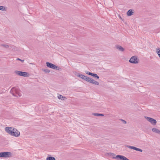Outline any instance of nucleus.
<instances>
[{
    "instance_id": "obj_14",
    "label": "nucleus",
    "mask_w": 160,
    "mask_h": 160,
    "mask_svg": "<svg viewBox=\"0 0 160 160\" xmlns=\"http://www.w3.org/2000/svg\"><path fill=\"white\" fill-rule=\"evenodd\" d=\"M133 12L131 9L129 10L127 13V15L128 16H131L133 14Z\"/></svg>"
},
{
    "instance_id": "obj_6",
    "label": "nucleus",
    "mask_w": 160,
    "mask_h": 160,
    "mask_svg": "<svg viewBox=\"0 0 160 160\" xmlns=\"http://www.w3.org/2000/svg\"><path fill=\"white\" fill-rule=\"evenodd\" d=\"M46 64L47 66L48 67H49L50 68L54 69H56L58 70H59L60 69V68L58 67V66L49 62H47Z\"/></svg>"
},
{
    "instance_id": "obj_11",
    "label": "nucleus",
    "mask_w": 160,
    "mask_h": 160,
    "mask_svg": "<svg viewBox=\"0 0 160 160\" xmlns=\"http://www.w3.org/2000/svg\"><path fill=\"white\" fill-rule=\"evenodd\" d=\"M127 147L128 148H129L132 149L136 151H140V152H142V151L141 149L137 148L134 146H127Z\"/></svg>"
},
{
    "instance_id": "obj_21",
    "label": "nucleus",
    "mask_w": 160,
    "mask_h": 160,
    "mask_svg": "<svg viewBox=\"0 0 160 160\" xmlns=\"http://www.w3.org/2000/svg\"><path fill=\"white\" fill-rule=\"evenodd\" d=\"M1 46L6 48H8L9 47V46L8 45L2 44Z\"/></svg>"
},
{
    "instance_id": "obj_4",
    "label": "nucleus",
    "mask_w": 160,
    "mask_h": 160,
    "mask_svg": "<svg viewBox=\"0 0 160 160\" xmlns=\"http://www.w3.org/2000/svg\"><path fill=\"white\" fill-rule=\"evenodd\" d=\"M139 60L136 56L132 57L129 60V62L132 63L136 64L138 63Z\"/></svg>"
},
{
    "instance_id": "obj_23",
    "label": "nucleus",
    "mask_w": 160,
    "mask_h": 160,
    "mask_svg": "<svg viewBox=\"0 0 160 160\" xmlns=\"http://www.w3.org/2000/svg\"><path fill=\"white\" fill-rule=\"evenodd\" d=\"M94 74L95 73H92L91 72V73H89V75L94 77Z\"/></svg>"
},
{
    "instance_id": "obj_30",
    "label": "nucleus",
    "mask_w": 160,
    "mask_h": 160,
    "mask_svg": "<svg viewBox=\"0 0 160 160\" xmlns=\"http://www.w3.org/2000/svg\"><path fill=\"white\" fill-rule=\"evenodd\" d=\"M20 61H21L22 62H24V60H21H21H20Z\"/></svg>"
},
{
    "instance_id": "obj_5",
    "label": "nucleus",
    "mask_w": 160,
    "mask_h": 160,
    "mask_svg": "<svg viewBox=\"0 0 160 160\" xmlns=\"http://www.w3.org/2000/svg\"><path fill=\"white\" fill-rule=\"evenodd\" d=\"M11 155V153L9 152H3L0 153V157L8 158Z\"/></svg>"
},
{
    "instance_id": "obj_27",
    "label": "nucleus",
    "mask_w": 160,
    "mask_h": 160,
    "mask_svg": "<svg viewBox=\"0 0 160 160\" xmlns=\"http://www.w3.org/2000/svg\"><path fill=\"white\" fill-rule=\"evenodd\" d=\"M124 160H129V159L126 157V158H125Z\"/></svg>"
},
{
    "instance_id": "obj_9",
    "label": "nucleus",
    "mask_w": 160,
    "mask_h": 160,
    "mask_svg": "<svg viewBox=\"0 0 160 160\" xmlns=\"http://www.w3.org/2000/svg\"><path fill=\"white\" fill-rule=\"evenodd\" d=\"M113 158L116 159L117 160H124L126 157L121 155H117Z\"/></svg>"
},
{
    "instance_id": "obj_1",
    "label": "nucleus",
    "mask_w": 160,
    "mask_h": 160,
    "mask_svg": "<svg viewBox=\"0 0 160 160\" xmlns=\"http://www.w3.org/2000/svg\"><path fill=\"white\" fill-rule=\"evenodd\" d=\"M5 131L12 136L18 137L20 135V132L15 128L10 127H7L5 128Z\"/></svg>"
},
{
    "instance_id": "obj_18",
    "label": "nucleus",
    "mask_w": 160,
    "mask_h": 160,
    "mask_svg": "<svg viewBox=\"0 0 160 160\" xmlns=\"http://www.w3.org/2000/svg\"><path fill=\"white\" fill-rule=\"evenodd\" d=\"M93 115L96 116H104V114H100V113H94Z\"/></svg>"
},
{
    "instance_id": "obj_22",
    "label": "nucleus",
    "mask_w": 160,
    "mask_h": 160,
    "mask_svg": "<svg viewBox=\"0 0 160 160\" xmlns=\"http://www.w3.org/2000/svg\"><path fill=\"white\" fill-rule=\"evenodd\" d=\"M95 78H96L97 79H98L99 78V77L98 76V75L96 74H94V76Z\"/></svg>"
},
{
    "instance_id": "obj_13",
    "label": "nucleus",
    "mask_w": 160,
    "mask_h": 160,
    "mask_svg": "<svg viewBox=\"0 0 160 160\" xmlns=\"http://www.w3.org/2000/svg\"><path fill=\"white\" fill-rule=\"evenodd\" d=\"M152 131L156 133L160 134V131L158 129L156 128H153L152 129Z\"/></svg>"
},
{
    "instance_id": "obj_24",
    "label": "nucleus",
    "mask_w": 160,
    "mask_h": 160,
    "mask_svg": "<svg viewBox=\"0 0 160 160\" xmlns=\"http://www.w3.org/2000/svg\"><path fill=\"white\" fill-rule=\"evenodd\" d=\"M85 72L86 74H88V75H89V73H91L90 72H89L88 71H86Z\"/></svg>"
},
{
    "instance_id": "obj_17",
    "label": "nucleus",
    "mask_w": 160,
    "mask_h": 160,
    "mask_svg": "<svg viewBox=\"0 0 160 160\" xmlns=\"http://www.w3.org/2000/svg\"><path fill=\"white\" fill-rule=\"evenodd\" d=\"M156 52L158 54L159 57L160 58V48H156Z\"/></svg>"
},
{
    "instance_id": "obj_2",
    "label": "nucleus",
    "mask_w": 160,
    "mask_h": 160,
    "mask_svg": "<svg viewBox=\"0 0 160 160\" xmlns=\"http://www.w3.org/2000/svg\"><path fill=\"white\" fill-rule=\"evenodd\" d=\"M15 73L17 75L24 77H28L30 76L28 72H22L17 70L15 71Z\"/></svg>"
},
{
    "instance_id": "obj_31",
    "label": "nucleus",
    "mask_w": 160,
    "mask_h": 160,
    "mask_svg": "<svg viewBox=\"0 0 160 160\" xmlns=\"http://www.w3.org/2000/svg\"><path fill=\"white\" fill-rule=\"evenodd\" d=\"M17 60H21V59L19 58H18L17 59Z\"/></svg>"
},
{
    "instance_id": "obj_12",
    "label": "nucleus",
    "mask_w": 160,
    "mask_h": 160,
    "mask_svg": "<svg viewBox=\"0 0 160 160\" xmlns=\"http://www.w3.org/2000/svg\"><path fill=\"white\" fill-rule=\"evenodd\" d=\"M116 48L121 51L123 52L124 50V48L118 45H116Z\"/></svg>"
},
{
    "instance_id": "obj_15",
    "label": "nucleus",
    "mask_w": 160,
    "mask_h": 160,
    "mask_svg": "<svg viewBox=\"0 0 160 160\" xmlns=\"http://www.w3.org/2000/svg\"><path fill=\"white\" fill-rule=\"evenodd\" d=\"M0 10L2 11H6L7 10V8L3 6H0Z\"/></svg>"
},
{
    "instance_id": "obj_26",
    "label": "nucleus",
    "mask_w": 160,
    "mask_h": 160,
    "mask_svg": "<svg viewBox=\"0 0 160 160\" xmlns=\"http://www.w3.org/2000/svg\"><path fill=\"white\" fill-rule=\"evenodd\" d=\"M124 160H129V159L126 157V158H125Z\"/></svg>"
},
{
    "instance_id": "obj_19",
    "label": "nucleus",
    "mask_w": 160,
    "mask_h": 160,
    "mask_svg": "<svg viewBox=\"0 0 160 160\" xmlns=\"http://www.w3.org/2000/svg\"><path fill=\"white\" fill-rule=\"evenodd\" d=\"M58 98L59 99H61V100H64L65 98V97H64L62 96L61 95H59L58 96Z\"/></svg>"
},
{
    "instance_id": "obj_3",
    "label": "nucleus",
    "mask_w": 160,
    "mask_h": 160,
    "mask_svg": "<svg viewBox=\"0 0 160 160\" xmlns=\"http://www.w3.org/2000/svg\"><path fill=\"white\" fill-rule=\"evenodd\" d=\"M19 91H10V92L14 96L19 97H20L22 95V94Z\"/></svg>"
},
{
    "instance_id": "obj_20",
    "label": "nucleus",
    "mask_w": 160,
    "mask_h": 160,
    "mask_svg": "<svg viewBox=\"0 0 160 160\" xmlns=\"http://www.w3.org/2000/svg\"><path fill=\"white\" fill-rule=\"evenodd\" d=\"M42 70L43 71L45 72L46 73H48L50 72V71L49 70L47 69H42Z\"/></svg>"
},
{
    "instance_id": "obj_28",
    "label": "nucleus",
    "mask_w": 160,
    "mask_h": 160,
    "mask_svg": "<svg viewBox=\"0 0 160 160\" xmlns=\"http://www.w3.org/2000/svg\"><path fill=\"white\" fill-rule=\"evenodd\" d=\"M124 160H129V159L126 157V158H125Z\"/></svg>"
},
{
    "instance_id": "obj_32",
    "label": "nucleus",
    "mask_w": 160,
    "mask_h": 160,
    "mask_svg": "<svg viewBox=\"0 0 160 160\" xmlns=\"http://www.w3.org/2000/svg\"><path fill=\"white\" fill-rule=\"evenodd\" d=\"M14 88V87L13 88H11V90H12V89H13Z\"/></svg>"
},
{
    "instance_id": "obj_10",
    "label": "nucleus",
    "mask_w": 160,
    "mask_h": 160,
    "mask_svg": "<svg viewBox=\"0 0 160 160\" xmlns=\"http://www.w3.org/2000/svg\"><path fill=\"white\" fill-rule=\"evenodd\" d=\"M78 76L79 77H80V78H82V79L84 80H85L86 81H88L89 77L85 76L84 75H83L82 74L81 75H78Z\"/></svg>"
},
{
    "instance_id": "obj_29",
    "label": "nucleus",
    "mask_w": 160,
    "mask_h": 160,
    "mask_svg": "<svg viewBox=\"0 0 160 160\" xmlns=\"http://www.w3.org/2000/svg\"><path fill=\"white\" fill-rule=\"evenodd\" d=\"M124 160H129V159L126 157V158H125Z\"/></svg>"
},
{
    "instance_id": "obj_25",
    "label": "nucleus",
    "mask_w": 160,
    "mask_h": 160,
    "mask_svg": "<svg viewBox=\"0 0 160 160\" xmlns=\"http://www.w3.org/2000/svg\"><path fill=\"white\" fill-rule=\"evenodd\" d=\"M122 120L123 121V122L124 123H125V124L126 123V121H125V120Z\"/></svg>"
},
{
    "instance_id": "obj_7",
    "label": "nucleus",
    "mask_w": 160,
    "mask_h": 160,
    "mask_svg": "<svg viewBox=\"0 0 160 160\" xmlns=\"http://www.w3.org/2000/svg\"><path fill=\"white\" fill-rule=\"evenodd\" d=\"M145 118L148 121L150 122L153 125H156L157 123V121L155 119L147 116H145Z\"/></svg>"
},
{
    "instance_id": "obj_8",
    "label": "nucleus",
    "mask_w": 160,
    "mask_h": 160,
    "mask_svg": "<svg viewBox=\"0 0 160 160\" xmlns=\"http://www.w3.org/2000/svg\"><path fill=\"white\" fill-rule=\"evenodd\" d=\"M87 82L95 85H98L99 84V83L98 82L90 78H89Z\"/></svg>"
},
{
    "instance_id": "obj_16",
    "label": "nucleus",
    "mask_w": 160,
    "mask_h": 160,
    "mask_svg": "<svg viewBox=\"0 0 160 160\" xmlns=\"http://www.w3.org/2000/svg\"><path fill=\"white\" fill-rule=\"evenodd\" d=\"M46 160H55V159L53 157H49L47 158Z\"/></svg>"
}]
</instances>
